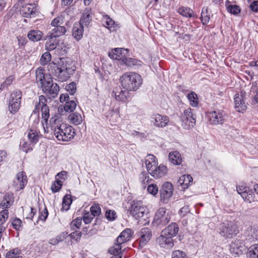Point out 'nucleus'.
I'll list each match as a JSON object with an SVG mask.
<instances>
[{"instance_id":"obj_19","label":"nucleus","mask_w":258,"mask_h":258,"mask_svg":"<svg viewBox=\"0 0 258 258\" xmlns=\"http://www.w3.org/2000/svg\"><path fill=\"white\" fill-rule=\"evenodd\" d=\"M112 96H114L116 100L126 102L130 98V92L123 90L120 87H116L111 93Z\"/></svg>"},{"instance_id":"obj_38","label":"nucleus","mask_w":258,"mask_h":258,"mask_svg":"<svg viewBox=\"0 0 258 258\" xmlns=\"http://www.w3.org/2000/svg\"><path fill=\"white\" fill-rule=\"evenodd\" d=\"M69 120L71 123L78 125L82 122L81 115L78 112H74L70 114L68 117Z\"/></svg>"},{"instance_id":"obj_24","label":"nucleus","mask_w":258,"mask_h":258,"mask_svg":"<svg viewBox=\"0 0 258 258\" xmlns=\"http://www.w3.org/2000/svg\"><path fill=\"white\" fill-rule=\"evenodd\" d=\"M91 9L86 8L82 14V17L80 20L79 23L81 25L88 26L92 21Z\"/></svg>"},{"instance_id":"obj_39","label":"nucleus","mask_w":258,"mask_h":258,"mask_svg":"<svg viewBox=\"0 0 258 258\" xmlns=\"http://www.w3.org/2000/svg\"><path fill=\"white\" fill-rule=\"evenodd\" d=\"M240 195L245 201L249 203L254 201V194L252 190L249 188L245 191H242Z\"/></svg>"},{"instance_id":"obj_17","label":"nucleus","mask_w":258,"mask_h":258,"mask_svg":"<svg viewBox=\"0 0 258 258\" xmlns=\"http://www.w3.org/2000/svg\"><path fill=\"white\" fill-rule=\"evenodd\" d=\"M164 234L165 233H163L162 231L161 235L156 239L157 243L161 247L166 249L171 248L174 245L172 237Z\"/></svg>"},{"instance_id":"obj_29","label":"nucleus","mask_w":258,"mask_h":258,"mask_svg":"<svg viewBox=\"0 0 258 258\" xmlns=\"http://www.w3.org/2000/svg\"><path fill=\"white\" fill-rule=\"evenodd\" d=\"M169 160L174 165H180L182 163V158L180 153L177 151L170 152L169 154Z\"/></svg>"},{"instance_id":"obj_48","label":"nucleus","mask_w":258,"mask_h":258,"mask_svg":"<svg viewBox=\"0 0 258 258\" xmlns=\"http://www.w3.org/2000/svg\"><path fill=\"white\" fill-rule=\"evenodd\" d=\"M20 250L18 248L13 249L6 254V258H22V256L19 255Z\"/></svg>"},{"instance_id":"obj_27","label":"nucleus","mask_w":258,"mask_h":258,"mask_svg":"<svg viewBox=\"0 0 258 258\" xmlns=\"http://www.w3.org/2000/svg\"><path fill=\"white\" fill-rule=\"evenodd\" d=\"M192 177L190 175H183L179 178L178 183L181 186L182 190L187 188L192 182Z\"/></svg>"},{"instance_id":"obj_21","label":"nucleus","mask_w":258,"mask_h":258,"mask_svg":"<svg viewBox=\"0 0 258 258\" xmlns=\"http://www.w3.org/2000/svg\"><path fill=\"white\" fill-rule=\"evenodd\" d=\"M152 236L150 229L148 227L141 229L140 232V245L143 247L149 241Z\"/></svg>"},{"instance_id":"obj_36","label":"nucleus","mask_w":258,"mask_h":258,"mask_svg":"<svg viewBox=\"0 0 258 258\" xmlns=\"http://www.w3.org/2000/svg\"><path fill=\"white\" fill-rule=\"evenodd\" d=\"M42 35L43 33L41 31L32 30L29 32L27 36L30 40L35 42L40 40Z\"/></svg>"},{"instance_id":"obj_63","label":"nucleus","mask_w":258,"mask_h":258,"mask_svg":"<svg viewBox=\"0 0 258 258\" xmlns=\"http://www.w3.org/2000/svg\"><path fill=\"white\" fill-rule=\"evenodd\" d=\"M94 218V217L90 214L89 212H87L85 213L82 219H83L84 222L86 224H88L91 222Z\"/></svg>"},{"instance_id":"obj_32","label":"nucleus","mask_w":258,"mask_h":258,"mask_svg":"<svg viewBox=\"0 0 258 258\" xmlns=\"http://www.w3.org/2000/svg\"><path fill=\"white\" fill-rule=\"evenodd\" d=\"M200 19L203 25H206L209 23L210 20V12L209 11L208 7H203L202 8Z\"/></svg>"},{"instance_id":"obj_41","label":"nucleus","mask_w":258,"mask_h":258,"mask_svg":"<svg viewBox=\"0 0 258 258\" xmlns=\"http://www.w3.org/2000/svg\"><path fill=\"white\" fill-rule=\"evenodd\" d=\"M27 138L30 142L35 144L38 141V135L37 131L35 130L31 129L28 132Z\"/></svg>"},{"instance_id":"obj_51","label":"nucleus","mask_w":258,"mask_h":258,"mask_svg":"<svg viewBox=\"0 0 258 258\" xmlns=\"http://www.w3.org/2000/svg\"><path fill=\"white\" fill-rule=\"evenodd\" d=\"M62 185V181L56 178L55 182L51 185V189L53 192H57L61 188Z\"/></svg>"},{"instance_id":"obj_47","label":"nucleus","mask_w":258,"mask_h":258,"mask_svg":"<svg viewBox=\"0 0 258 258\" xmlns=\"http://www.w3.org/2000/svg\"><path fill=\"white\" fill-rule=\"evenodd\" d=\"M77 106L76 102L74 100L67 101L64 106V109L66 112L74 111Z\"/></svg>"},{"instance_id":"obj_20","label":"nucleus","mask_w":258,"mask_h":258,"mask_svg":"<svg viewBox=\"0 0 258 258\" xmlns=\"http://www.w3.org/2000/svg\"><path fill=\"white\" fill-rule=\"evenodd\" d=\"M152 122L159 127H164L168 125L169 121L167 116H163L159 114H154L152 116Z\"/></svg>"},{"instance_id":"obj_4","label":"nucleus","mask_w":258,"mask_h":258,"mask_svg":"<svg viewBox=\"0 0 258 258\" xmlns=\"http://www.w3.org/2000/svg\"><path fill=\"white\" fill-rule=\"evenodd\" d=\"M39 106H41L42 120L41 123L45 133L48 132V106L47 100L45 96L40 95L39 97L38 104H36L33 112H39Z\"/></svg>"},{"instance_id":"obj_52","label":"nucleus","mask_w":258,"mask_h":258,"mask_svg":"<svg viewBox=\"0 0 258 258\" xmlns=\"http://www.w3.org/2000/svg\"><path fill=\"white\" fill-rule=\"evenodd\" d=\"M14 80L15 77L13 76H10L7 78L5 82L1 84L0 87V90L3 91L4 89L11 85Z\"/></svg>"},{"instance_id":"obj_12","label":"nucleus","mask_w":258,"mask_h":258,"mask_svg":"<svg viewBox=\"0 0 258 258\" xmlns=\"http://www.w3.org/2000/svg\"><path fill=\"white\" fill-rule=\"evenodd\" d=\"M146 207L141 201H134L130 209V214L136 219L143 217L146 214Z\"/></svg>"},{"instance_id":"obj_13","label":"nucleus","mask_w":258,"mask_h":258,"mask_svg":"<svg viewBox=\"0 0 258 258\" xmlns=\"http://www.w3.org/2000/svg\"><path fill=\"white\" fill-rule=\"evenodd\" d=\"M173 187L172 184L169 182L163 183L160 189V201L167 204L172 196Z\"/></svg>"},{"instance_id":"obj_45","label":"nucleus","mask_w":258,"mask_h":258,"mask_svg":"<svg viewBox=\"0 0 258 258\" xmlns=\"http://www.w3.org/2000/svg\"><path fill=\"white\" fill-rule=\"evenodd\" d=\"M149 173L148 172L143 171L140 174L139 179L142 183L143 188L144 189L146 187V183L149 181Z\"/></svg>"},{"instance_id":"obj_2","label":"nucleus","mask_w":258,"mask_h":258,"mask_svg":"<svg viewBox=\"0 0 258 258\" xmlns=\"http://www.w3.org/2000/svg\"><path fill=\"white\" fill-rule=\"evenodd\" d=\"M122 88L131 91H137L143 84L142 77L135 72H126L123 74L119 79Z\"/></svg>"},{"instance_id":"obj_56","label":"nucleus","mask_w":258,"mask_h":258,"mask_svg":"<svg viewBox=\"0 0 258 258\" xmlns=\"http://www.w3.org/2000/svg\"><path fill=\"white\" fill-rule=\"evenodd\" d=\"M82 218L81 217H77L73 220L71 223V227L72 230L79 229L81 225Z\"/></svg>"},{"instance_id":"obj_64","label":"nucleus","mask_w":258,"mask_h":258,"mask_svg":"<svg viewBox=\"0 0 258 258\" xmlns=\"http://www.w3.org/2000/svg\"><path fill=\"white\" fill-rule=\"evenodd\" d=\"M147 157V158L145 160H148L149 162L152 163L154 166H157L158 163L156 160V158L155 156L152 154H149Z\"/></svg>"},{"instance_id":"obj_9","label":"nucleus","mask_w":258,"mask_h":258,"mask_svg":"<svg viewBox=\"0 0 258 258\" xmlns=\"http://www.w3.org/2000/svg\"><path fill=\"white\" fill-rule=\"evenodd\" d=\"M192 109L190 108L185 110L183 113L180 116L181 126L185 130H189L193 127L195 124L196 120L194 116Z\"/></svg>"},{"instance_id":"obj_3","label":"nucleus","mask_w":258,"mask_h":258,"mask_svg":"<svg viewBox=\"0 0 258 258\" xmlns=\"http://www.w3.org/2000/svg\"><path fill=\"white\" fill-rule=\"evenodd\" d=\"M51 130L53 131L51 137L54 138L55 137L60 141H69L74 138L75 135L74 128L72 126L64 123L57 124L55 127L52 125Z\"/></svg>"},{"instance_id":"obj_40","label":"nucleus","mask_w":258,"mask_h":258,"mask_svg":"<svg viewBox=\"0 0 258 258\" xmlns=\"http://www.w3.org/2000/svg\"><path fill=\"white\" fill-rule=\"evenodd\" d=\"M247 258H258V244L250 246L247 252Z\"/></svg>"},{"instance_id":"obj_42","label":"nucleus","mask_w":258,"mask_h":258,"mask_svg":"<svg viewBox=\"0 0 258 258\" xmlns=\"http://www.w3.org/2000/svg\"><path fill=\"white\" fill-rule=\"evenodd\" d=\"M59 91L58 85L55 83H52L51 86L49 87V99L51 98H55L57 96Z\"/></svg>"},{"instance_id":"obj_49","label":"nucleus","mask_w":258,"mask_h":258,"mask_svg":"<svg viewBox=\"0 0 258 258\" xmlns=\"http://www.w3.org/2000/svg\"><path fill=\"white\" fill-rule=\"evenodd\" d=\"M227 11L231 14L237 15L240 13L241 9L237 5H230L227 6Z\"/></svg>"},{"instance_id":"obj_11","label":"nucleus","mask_w":258,"mask_h":258,"mask_svg":"<svg viewBox=\"0 0 258 258\" xmlns=\"http://www.w3.org/2000/svg\"><path fill=\"white\" fill-rule=\"evenodd\" d=\"M36 79L39 85L41 86L42 91L48 96V78L47 75L45 74V70L43 68H39L36 70Z\"/></svg>"},{"instance_id":"obj_33","label":"nucleus","mask_w":258,"mask_h":258,"mask_svg":"<svg viewBox=\"0 0 258 258\" xmlns=\"http://www.w3.org/2000/svg\"><path fill=\"white\" fill-rule=\"evenodd\" d=\"M17 179L19 183L20 189H23L27 184V177L25 172L21 171L17 174Z\"/></svg>"},{"instance_id":"obj_18","label":"nucleus","mask_w":258,"mask_h":258,"mask_svg":"<svg viewBox=\"0 0 258 258\" xmlns=\"http://www.w3.org/2000/svg\"><path fill=\"white\" fill-rule=\"evenodd\" d=\"M21 6L20 13L23 17L31 18L35 14L36 11L35 4L27 3Z\"/></svg>"},{"instance_id":"obj_46","label":"nucleus","mask_w":258,"mask_h":258,"mask_svg":"<svg viewBox=\"0 0 258 258\" xmlns=\"http://www.w3.org/2000/svg\"><path fill=\"white\" fill-rule=\"evenodd\" d=\"M13 228L16 231H21L23 226L21 220L18 218H15L13 219L11 222Z\"/></svg>"},{"instance_id":"obj_26","label":"nucleus","mask_w":258,"mask_h":258,"mask_svg":"<svg viewBox=\"0 0 258 258\" xmlns=\"http://www.w3.org/2000/svg\"><path fill=\"white\" fill-rule=\"evenodd\" d=\"M120 63L121 65L124 64L127 67H133L134 66H141L143 62L136 58L124 57Z\"/></svg>"},{"instance_id":"obj_61","label":"nucleus","mask_w":258,"mask_h":258,"mask_svg":"<svg viewBox=\"0 0 258 258\" xmlns=\"http://www.w3.org/2000/svg\"><path fill=\"white\" fill-rule=\"evenodd\" d=\"M172 258H188L186 253L180 250H175L172 252Z\"/></svg>"},{"instance_id":"obj_59","label":"nucleus","mask_w":258,"mask_h":258,"mask_svg":"<svg viewBox=\"0 0 258 258\" xmlns=\"http://www.w3.org/2000/svg\"><path fill=\"white\" fill-rule=\"evenodd\" d=\"M63 23V17L62 16H58L57 17L54 19L51 23V25L53 27H56L57 26H60Z\"/></svg>"},{"instance_id":"obj_8","label":"nucleus","mask_w":258,"mask_h":258,"mask_svg":"<svg viewBox=\"0 0 258 258\" xmlns=\"http://www.w3.org/2000/svg\"><path fill=\"white\" fill-rule=\"evenodd\" d=\"M21 98L22 92L19 89L15 90L11 94L8 107L10 113L15 114L18 111L20 107Z\"/></svg>"},{"instance_id":"obj_15","label":"nucleus","mask_w":258,"mask_h":258,"mask_svg":"<svg viewBox=\"0 0 258 258\" xmlns=\"http://www.w3.org/2000/svg\"><path fill=\"white\" fill-rule=\"evenodd\" d=\"M245 240L242 235L240 237L236 238L230 245L231 252L237 255L243 254L245 249L244 242Z\"/></svg>"},{"instance_id":"obj_31","label":"nucleus","mask_w":258,"mask_h":258,"mask_svg":"<svg viewBox=\"0 0 258 258\" xmlns=\"http://www.w3.org/2000/svg\"><path fill=\"white\" fill-rule=\"evenodd\" d=\"M178 13L185 18H192L194 17V12L190 8L187 7H180L177 11Z\"/></svg>"},{"instance_id":"obj_34","label":"nucleus","mask_w":258,"mask_h":258,"mask_svg":"<svg viewBox=\"0 0 258 258\" xmlns=\"http://www.w3.org/2000/svg\"><path fill=\"white\" fill-rule=\"evenodd\" d=\"M73 202L72 196L70 194H66L62 199L61 211H67L70 209V206Z\"/></svg>"},{"instance_id":"obj_1","label":"nucleus","mask_w":258,"mask_h":258,"mask_svg":"<svg viewBox=\"0 0 258 258\" xmlns=\"http://www.w3.org/2000/svg\"><path fill=\"white\" fill-rule=\"evenodd\" d=\"M49 53V66L51 74L60 82L66 81L74 74L76 67L75 62L69 58H55L51 62Z\"/></svg>"},{"instance_id":"obj_16","label":"nucleus","mask_w":258,"mask_h":258,"mask_svg":"<svg viewBox=\"0 0 258 258\" xmlns=\"http://www.w3.org/2000/svg\"><path fill=\"white\" fill-rule=\"evenodd\" d=\"M242 236L246 240L251 242L258 239V226L255 225L248 227L244 230Z\"/></svg>"},{"instance_id":"obj_50","label":"nucleus","mask_w":258,"mask_h":258,"mask_svg":"<svg viewBox=\"0 0 258 258\" xmlns=\"http://www.w3.org/2000/svg\"><path fill=\"white\" fill-rule=\"evenodd\" d=\"M48 42L45 43V49L47 51L44 53L40 59V62L41 65L44 66L47 63V59L48 58Z\"/></svg>"},{"instance_id":"obj_5","label":"nucleus","mask_w":258,"mask_h":258,"mask_svg":"<svg viewBox=\"0 0 258 258\" xmlns=\"http://www.w3.org/2000/svg\"><path fill=\"white\" fill-rule=\"evenodd\" d=\"M171 220V215L165 208L161 207L156 212L152 225L160 228L164 227Z\"/></svg>"},{"instance_id":"obj_53","label":"nucleus","mask_w":258,"mask_h":258,"mask_svg":"<svg viewBox=\"0 0 258 258\" xmlns=\"http://www.w3.org/2000/svg\"><path fill=\"white\" fill-rule=\"evenodd\" d=\"M101 208L99 204H94L90 208V212L92 216L94 217L99 216L101 214Z\"/></svg>"},{"instance_id":"obj_44","label":"nucleus","mask_w":258,"mask_h":258,"mask_svg":"<svg viewBox=\"0 0 258 258\" xmlns=\"http://www.w3.org/2000/svg\"><path fill=\"white\" fill-rule=\"evenodd\" d=\"M121 244L119 242H115L114 245L111 247L109 250L108 252L114 255L117 254H122V253L120 251L121 248Z\"/></svg>"},{"instance_id":"obj_55","label":"nucleus","mask_w":258,"mask_h":258,"mask_svg":"<svg viewBox=\"0 0 258 258\" xmlns=\"http://www.w3.org/2000/svg\"><path fill=\"white\" fill-rule=\"evenodd\" d=\"M105 217L110 221L115 220L117 218L116 212L114 210H107L105 213Z\"/></svg>"},{"instance_id":"obj_43","label":"nucleus","mask_w":258,"mask_h":258,"mask_svg":"<svg viewBox=\"0 0 258 258\" xmlns=\"http://www.w3.org/2000/svg\"><path fill=\"white\" fill-rule=\"evenodd\" d=\"M187 98L190 102V104L194 107H196L199 104L198 96L196 93L191 91L187 95Z\"/></svg>"},{"instance_id":"obj_30","label":"nucleus","mask_w":258,"mask_h":258,"mask_svg":"<svg viewBox=\"0 0 258 258\" xmlns=\"http://www.w3.org/2000/svg\"><path fill=\"white\" fill-rule=\"evenodd\" d=\"M124 51V49L121 48H115L112 50L111 52H109L108 55L109 56L114 59H117L120 61V62L121 61V59L123 58L122 56V51Z\"/></svg>"},{"instance_id":"obj_23","label":"nucleus","mask_w":258,"mask_h":258,"mask_svg":"<svg viewBox=\"0 0 258 258\" xmlns=\"http://www.w3.org/2000/svg\"><path fill=\"white\" fill-rule=\"evenodd\" d=\"M179 231V227L178 224L175 222H172L167 227L162 230L164 235L167 234V236L173 237L175 236Z\"/></svg>"},{"instance_id":"obj_54","label":"nucleus","mask_w":258,"mask_h":258,"mask_svg":"<svg viewBox=\"0 0 258 258\" xmlns=\"http://www.w3.org/2000/svg\"><path fill=\"white\" fill-rule=\"evenodd\" d=\"M9 217V211L7 209L2 210L0 212V226H3V224L6 222Z\"/></svg>"},{"instance_id":"obj_7","label":"nucleus","mask_w":258,"mask_h":258,"mask_svg":"<svg viewBox=\"0 0 258 258\" xmlns=\"http://www.w3.org/2000/svg\"><path fill=\"white\" fill-rule=\"evenodd\" d=\"M66 29L64 27L61 26H57L51 30L49 34V51L55 49L58 41L57 38L65 34Z\"/></svg>"},{"instance_id":"obj_6","label":"nucleus","mask_w":258,"mask_h":258,"mask_svg":"<svg viewBox=\"0 0 258 258\" xmlns=\"http://www.w3.org/2000/svg\"><path fill=\"white\" fill-rule=\"evenodd\" d=\"M238 233L237 226L233 221H227L221 224L220 234L225 238H231Z\"/></svg>"},{"instance_id":"obj_57","label":"nucleus","mask_w":258,"mask_h":258,"mask_svg":"<svg viewBox=\"0 0 258 258\" xmlns=\"http://www.w3.org/2000/svg\"><path fill=\"white\" fill-rule=\"evenodd\" d=\"M147 191L150 194L155 196L158 192V187L155 184H151L148 186Z\"/></svg>"},{"instance_id":"obj_58","label":"nucleus","mask_w":258,"mask_h":258,"mask_svg":"<svg viewBox=\"0 0 258 258\" xmlns=\"http://www.w3.org/2000/svg\"><path fill=\"white\" fill-rule=\"evenodd\" d=\"M66 89L71 95H74L77 90L76 84L74 82H71L66 86Z\"/></svg>"},{"instance_id":"obj_10","label":"nucleus","mask_w":258,"mask_h":258,"mask_svg":"<svg viewBox=\"0 0 258 258\" xmlns=\"http://www.w3.org/2000/svg\"><path fill=\"white\" fill-rule=\"evenodd\" d=\"M226 113L222 110L216 109L208 114L209 121L212 125L223 124L226 120Z\"/></svg>"},{"instance_id":"obj_37","label":"nucleus","mask_w":258,"mask_h":258,"mask_svg":"<svg viewBox=\"0 0 258 258\" xmlns=\"http://www.w3.org/2000/svg\"><path fill=\"white\" fill-rule=\"evenodd\" d=\"M34 145V144H32L31 142L28 143L25 139H22L20 140V148L23 151L26 153L32 151Z\"/></svg>"},{"instance_id":"obj_35","label":"nucleus","mask_w":258,"mask_h":258,"mask_svg":"<svg viewBox=\"0 0 258 258\" xmlns=\"http://www.w3.org/2000/svg\"><path fill=\"white\" fill-rule=\"evenodd\" d=\"M103 25L110 31H114V21L107 15H104L102 20Z\"/></svg>"},{"instance_id":"obj_60","label":"nucleus","mask_w":258,"mask_h":258,"mask_svg":"<svg viewBox=\"0 0 258 258\" xmlns=\"http://www.w3.org/2000/svg\"><path fill=\"white\" fill-rule=\"evenodd\" d=\"M82 235V233L79 231L77 230H75L74 232H72L69 235V236L72 239H74L77 242L80 241Z\"/></svg>"},{"instance_id":"obj_14","label":"nucleus","mask_w":258,"mask_h":258,"mask_svg":"<svg viewBox=\"0 0 258 258\" xmlns=\"http://www.w3.org/2000/svg\"><path fill=\"white\" fill-rule=\"evenodd\" d=\"M245 96L246 92L244 91L237 93L234 96V107L239 112L243 113L246 109L247 103L245 102Z\"/></svg>"},{"instance_id":"obj_62","label":"nucleus","mask_w":258,"mask_h":258,"mask_svg":"<svg viewBox=\"0 0 258 258\" xmlns=\"http://www.w3.org/2000/svg\"><path fill=\"white\" fill-rule=\"evenodd\" d=\"M190 213L189 207L188 205H186L181 208L179 211V214L181 217H184L187 215V214Z\"/></svg>"},{"instance_id":"obj_28","label":"nucleus","mask_w":258,"mask_h":258,"mask_svg":"<svg viewBox=\"0 0 258 258\" xmlns=\"http://www.w3.org/2000/svg\"><path fill=\"white\" fill-rule=\"evenodd\" d=\"M84 32V26L79 23H75L73 28L72 34L77 40L81 39Z\"/></svg>"},{"instance_id":"obj_22","label":"nucleus","mask_w":258,"mask_h":258,"mask_svg":"<svg viewBox=\"0 0 258 258\" xmlns=\"http://www.w3.org/2000/svg\"><path fill=\"white\" fill-rule=\"evenodd\" d=\"M167 172V168L166 166L160 164L159 166H156L150 172V175L155 178H159L164 176Z\"/></svg>"},{"instance_id":"obj_25","label":"nucleus","mask_w":258,"mask_h":258,"mask_svg":"<svg viewBox=\"0 0 258 258\" xmlns=\"http://www.w3.org/2000/svg\"><path fill=\"white\" fill-rule=\"evenodd\" d=\"M133 233V232L132 229L126 228L117 237L115 241L120 243V244H122L130 240Z\"/></svg>"}]
</instances>
